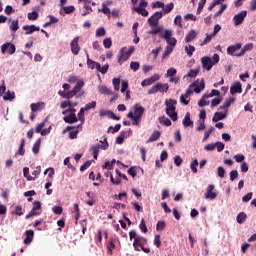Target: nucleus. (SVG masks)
I'll list each match as a JSON object with an SVG mask.
<instances>
[{
  "instance_id": "obj_1",
  "label": "nucleus",
  "mask_w": 256,
  "mask_h": 256,
  "mask_svg": "<svg viewBox=\"0 0 256 256\" xmlns=\"http://www.w3.org/2000/svg\"><path fill=\"white\" fill-rule=\"evenodd\" d=\"M173 31L165 30L163 34H160L161 39H165L168 44V47H175L177 45V39L173 38Z\"/></svg>"
},
{
  "instance_id": "obj_2",
  "label": "nucleus",
  "mask_w": 256,
  "mask_h": 256,
  "mask_svg": "<svg viewBox=\"0 0 256 256\" xmlns=\"http://www.w3.org/2000/svg\"><path fill=\"white\" fill-rule=\"evenodd\" d=\"M163 18V11L155 12L150 18H148V25L150 27H158L159 19Z\"/></svg>"
},
{
  "instance_id": "obj_3",
  "label": "nucleus",
  "mask_w": 256,
  "mask_h": 256,
  "mask_svg": "<svg viewBox=\"0 0 256 256\" xmlns=\"http://www.w3.org/2000/svg\"><path fill=\"white\" fill-rule=\"evenodd\" d=\"M15 51H16V47L11 42L4 43L1 46V53H2V55H5V53H8V55H14Z\"/></svg>"
},
{
  "instance_id": "obj_4",
  "label": "nucleus",
  "mask_w": 256,
  "mask_h": 256,
  "mask_svg": "<svg viewBox=\"0 0 256 256\" xmlns=\"http://www.w3.org/2000/svg\"><path fill=\"white\" fill-rule=\"evenodd\" d=\"M245 17H247L246 10H242L240 13L234 15V17H233L234 25L236 27H239V25H241L245 21Z\"/></svg>"
},
{
  "instance_id": "obj_5",
  "label": "nucleus",
  "mask_w": 256,
  "mask_h": 256,
  "mask_svg": "<svg viewBox=\"0 0 256 256\" xmlns=\"http://www.w3.org/2000/svg\"><path fill=\"white\" fill-rule=\"evenodd\" d=\"M190 89H193L194 93H201L205 89V79L197 80L196 82L190 85Z\"/></svg>"
},
{
  "instance_id": "obj_6",
  "label": "nucleus",
  "mask_w": 256,
  "mask_h": 256,
  "mask_svg": "<svg viewBox=\"0 0 256 256\" xmlns=\"http://www.w3.org/2000/svg\"><path fill=\"white\" fill-rule=\"evenodd\" d=\"M214 189H215V185L213 184L208 185V187L206 188V193L204 194V198L210 199L211 201H213L214 199H217V193L213 191Z\"/></svg>"
},
{
  "instance_id": "obj_7",
  "label": "nucleus",
  "mask_w": 256,
  "mask_h": 256,
  "mask_svg": "<svg viewBox=\"0 0 256 256\" xmlns=\"http://www.w3.org/2000/svg\"><path fill=\"white\" fill-rule=\"evenodd\" d=\"M145 243H147V240L143 236H137L134 239L133 247L136 251H141V248Z\"/></svg>"
},
{
  "instance_id": "obj_8",
  "label": "nucleus",
  "mask_w": 256,
  "mask_h": 256,
  "mask_svg": "<svg viewBox=\"0 0 256 256\" xmlns=\"http://www.w3.org/2000/svg\"><path fill=\"white\" fill-rule=\"evenodd\" d=\"M201 63H202L203 69H205L206 71H211V69H213V60L211 59V57L209 56L202 57Z\"/></svg>"
},
{
  "instance_id": "obj_9",
  "label": "nucleus",
  "mask_w": 256,
  "mask_h": 256,
  "mask_svg": "<svg viewBox=\"0 0 256 256\" xmlns=\"http://www.w3.org/2000/svg\"><path fill=\"white\" fill-rule=\"evenodd\" d=\"M70 47H71V52L74 55H79V52L81 51V47H79V37H75L71 43H70Z\"/></svg>"
},
{
  "instance_id": "obj_10",
  "label": "nucleus",
  "mask_w": 256,
  "mask_h": 256,
  "mask_svg": "<svg viewBox=\"0 0 256 256\" xmlns=\"http://www.w3.org/2000/svg\"><path fill=\"white\" fill-rule=\"evenodd\" d=\"M241 47H242L241 43H237L235 45H230L227 48L228 55H231L232 57H237V55H239V53H237V51H239V49H241Z\"/></svg>"
},
{
  "instance_id": "obj_11",
  "label": "nucleus",
  "mask_w": 256,
  "mask_h": 256,
  "mask_svg": "<svg viewBox=\"0 0 256 256\" xmlns=\"http://www.w3.org/2000/svg\"><path fill=\"white\" fill-rule=\"evenodd\" d=\"M100 117H109V119H113L114 121H119L121 117L115 115V113L109 111V110H100L99 111Z\"/></svg>"
},
{
  "instance_id": "obj_12",
  "label": "nucleus",
  "mask_w": 256,
  "mask_h": 256,
  "mask_svg": "<svg viewBox=\"0 0 256 256\" xmlns=\"http://www.w3.org/2000/svg\"><path fill=\"white\" fill-rule=\"evenodd\" d=\"M133 110H134V117H138L141 119V117H143L144 113H145V108L143 106H141V104L136 103L133 106Z\"/></svg>"
},
{
  "instance_id": "obj_13",
  "label": "nucleus",
  "mask_w": 256,
  "mask_h": 256,
  "mask_svg": "<svg viewBox=\"0 0 256 256\" xmlns=\"http://www.w3.org/2000/svg\"><path fill=\"white\" fill-rule=\"evenodd\" d=\"M33 237H35V232L33 230H26L24 245H31V243L33 242Z\"/></svg>"
},
{
  "instance_id": "obj_14",
  "label": "nucleus",
  "mask_w": 256,
  "mask_h": 256,
  "mask_svg": "<svg viewBox=\"0 0 256 256\" xmlns=\"http://www.w3.org/2000/svg\"><path fill=\"white\" fill-rule=\"evenodd\" d=\"M231 95H237V93H243L241 82H236L230 87Z\"/></svg>"
},
{
  "instance_id": "obj_15",
  "label": "nucleus",
  "mask_w": 256,
  "mask_h": 256,
  "mask_svg": "<svg viewBox=\"0 0 256 256\" xmlns=\"http://www.w3.org/2000/svg\"><path fill=\"white\" fill-rule=\"evenodd\" d=\"M128 59L129 56L125 53V47H123L118 54L119 65H123V63H125V61H128Z\"/></svg>"
},
{
  "instance_id": "obj_16",
  "label": "nucleus",
  "mask_w": 256,
  "mask_h": 256,
  "mask_svg": "<svg viewBox=\"0 0 256 256\" xmlns=\"http://www.w3.org/2000/svg\"><path fill=\"white\" fill-rule=\"evenodd\" d=\"M127 118L128 119H132V125H135L136 127H139L140 123H141V118L134 116L133 111H130L127 114Z\"/></svg>"
},
{
  "instance_id": "obj_17",
  "label": "nucleus",
  "mask_w": 256,
  "mask_h": 256,
  "mask_svg": "<svg viewBox=\"0 0 256 256\" xmlns=\"http://www.w3.org/2000/svg\"><path fill=\"white\" fill-rule=\"evenodd\" d=\"M247 51H253V43H248L243 46L239 54H236L237 57H243Z\"/></svg>"
},
{
  "instance_id": "obj_18",
  "label": "nucleus",
  "mask_w": 256,
  "mask_h": 256,
  "mask_svg": "<svg viewBox=\"0 0 256 256\" xmlns=\"http://www.w3.org/2000/svg\"><path fill=\"white\" fill-rule=\"evenodd\" d=\"M23 30L26 31L25 35H31V33H35V31H39L40 28L35 25H26L23 26Z\"/></svg>"
},
{
  "instance_id": "obj_19",
  "label": "nucleus",
  "mask_w": 256,
  "mask_h": 256,
  "mask_svg": "<svg viewBox=\"0 0 256 256\" xmlns=\"http://www.w3.org/2000/svg\"><path fill=\"white\" fill-rule=\"evenodd\" d=\"M89 3H91V1H87L84 4V10L81 13L82 17H87V15L93 13V8H91V5H89Z\"/></svg>"
},
{
  "instance_id": "obj_20",
  "label": "nucleus",
  "mask_w": 256,
  "mask_h": 256,
  "mask_svg": "<svg viewBox=\"0 0 256 256\" xmlns=\"http://www.w3.org/2000/svg\"><path fill=\"white\" fill-rule=\"evenodd\" d=\"M182 124L184 127H193V121L191 120V114L189 112L185 114Z\"/></svg>"
},
{
  "instance_id": "obj_21",
  "label": "nucleus",
  "mask_w": 256,
  "mask_h": 256,
  "mask_svg": "<svg viewBox=\"0 0 256 256\" xmlns=\"http://www.w3.org/2000/svg\"><path fill=\"white\" fill-rule=\"evenodd\" d=\"M227 117V113L215 112L212 121L213 123H218V121H223Z\"/></svg>"
},
{
  "instance_id": "obj_22",
  "label": "nucleus",
  "mask_w": 256,
  "mask_h": 256,
  "mask_svg": "<svg viewBox=\"0 0 256 256\" xmlns=\"http://www.w3.org/2000/svg\"><path fill=\"white\" fill-rule=\"evenodd\" d=\"M161 137V132L155 130L151 136L147 139L146 143H153L155 141H158V139Z\"/></svg>"
},
{
  "instance_id": "obj_23",
  "label": "nucleus",
  "mask_w": 256,
  "mask_h": 256,
  "mask_svg": "<svg viewBox=\"0 0 256 256\" xmlns=\"http://www.w3.org/2000/svg\"><path fill=\"white\" fill-rule=\"evenodd\" d=\"M65 123H77L79 121V119L77 118V115H75V113H71L68 116H65L64 118Z\"/></svg>"
},
{
  "instance_id": "obj_24",
  "label": "nucleus",
  "mask_w": 256,
  "mask_h": 256,
  "mask_svg": "<svg viewBox=\"0 0 256 256\" xmlns=\"http://www.w3.org/2000/svg\"><path fill=\"white\" fill-rule=\"evenodd\" d=\"M165 105H166V110H175L176 109V105H177V100H166L165 101Z\"/></svg>"
},
{
  "instance_id": "obj_25",
  "label": "nucleus",
  "mask_w": 256,
  "mask_h": 256,
  "mask_svg": "<svg viewBox=\"0 0 256 256\" xmlns=\"http://www.w3.org/2000/svg\"><path fill=\"white\" fill-rule=\"evenodd\" d=\"M195 37H197V32H195V30H190L185 37L186 43H191Z\"/></svg>"
},
{
  "instance_id": "obj_26",
  "label": "nucleus",
  "mask_w": 256,
  "mask_h": 256,
  "mask_svg": "<svg viewBox=\"0 0 256 256\" xmlns=\"http://www.w3.org/2000/svg\"><path fill=\"white\" fill-rule=\"evenodd\" d=\"M98 91L101 95H113V91H111L107 86H99Z\"/></svg>"
},
{
  "instance_id": "obj_27",
  "label": "nucleus",
  "mask_w": 256,
  "mask_h": 256,
  "mask_svg": "<svg viewBox=\"0 0 256 256\" xmlns=\"http://www.w3.org/2000/svg\"><path fill=\"white\" fill-rule=\"evenodd\" d=\"M63 11H60V15H71L75 11V6H64Z\"/></svg>"
},
{
  "instance_id": "obj_28",
  "label": "nucleus",
  "mask_w": 256,
  "mask_h": 256,
  "mask_svg": "<svg viewBox=\"0 0 256 256\" xmlns=\"http://www.w3.org/2000/svg\"><path fill=\"white\" fill-rule=\"evenodd\" d=\"M158 86V93H167L169 91V84L156 83Z\"/></svg>"
},
{
  "instance_id": "obj_29",
  "label": "nucleus",
  "mask_w": 256,
  "mask_h": 256,
  "mask_svg": "<svg viewBox=\"0 0 256 256\" xmlns=\"http://www.w3.org/2000/svg\"><path fill=\"white\" fill-rule=\"evenodd\" d=\"M236 221L239 225L245 223V221H247V214H245V212H240L236 217Z\"/></svg>"
},
{
  "instance_id": "obj_30",
  "label": "nucleus",
  "mask_w": 256,
  "mask_h": 256,
  "mask_svg": "<svg viewBox=\"0 0 256 256\" xmlns=\"http://www.w3.org/2000/svg\"><path fill=\"white\" fill-rule=\"evenodd\" d=\"M87 65H88L89 69H100L99 62H95V61L91 60L90 58H88V60H87Z\"/></svg>"
},
{
  "instance_id": "obj_31",
  "label": "nucleus",
  "mask_w": 256,
  "mask_h": 256,
  "mask_svg": "<svg viewBox=\"0 0 256 256\" xmlns=\"http://www.w3.org/2000/svg\"><path fill=\"white\" fill-rule=\"evenodd\" d=\"M16 155H25V139H22Z\"/></svg>"
},
{
  "instance_id": "obj_32",
  "label": "nucleus",
  "mask_w": 256,
  "mask_h": 256,
  "mask_svg": "<svg viewBox=\"0 0 256 256\" xmlns=\"http://www.w3.org/2000/svg\"><path fill=\"white\" fill-rule=\"evenodd\" d=\"M159 122L166 127H171V120L165 116L159 117Z\"/></svg>"
},
{
  "instance_id": "obj_33",
  "label": "nucleus",
  "mask_w": 256,
  "mask_h": 256,
  "mask_svg": "<svg viewBox=\"0 0 256 256\" xmlns=\"http://www.w3.org/2000/svg\"><path fill=\"white\" fill-rule=\"evenodd\" d=\"M173 53V46H166L164 53L162 55V59H167Z\"/></svg>"
},
{
  "instance_id": "obj_34",
  "label": "nucleus",
  "mask_w": 256,
  "mask_h": 256,
  "mask_svg": "<svg viewBox=\"0 0 256 256\" xmlns=\"http://www.w3.org/2000/svg\"><path fill=\"white\" fill-rule=\"evenodd\" d=\"M86 195L90 199L86 201V203L89 205V207H93V205H95V196H93V193L91 192H86Z\"/></svg>"
},
{
  "instance_id": "obj_35",
  "label": "nucleus",
  "mask_w": 256,
  "mask_h": 256,
  "mask_svg": "<svg viewBox=\"0 0 256 256\" xmlns=\"http://www.w3.org/2000/svg\"><path fill=\"white\" fill-rule=\"evenodd\" d=\"M134 9L136 13H138L139 15H142V17H147L149 15V11H147V9L145 8L136 7Z\"/></svg>"
},
{
  "instance_id": "obj_36",
  "label": "nucleus",
  "mask_w": 256,
  "mask_h": 256,
  "mask_svg": "<svg viewBox=\"0 0 256 256\" xmlns=\"http://www.w3.org/2000/svg\"><path fill=\"white\" fill-rule=\"evenodd\" d=\"M4 101H13L15 99V92L7 91L6 95L3 96Z\"/></svg>"
},
{
  "instance_id": "obj_37",
  "label": "nucleus",
  "mask_w": 256,
  "mask_h": 256,
  "mask_svg": "<svg viewBox=\"0 0 256 256\" xmlns=\"http://www.w3.org/2000/svg\"><path fill=\"white\" fill-rule=\"evenodd\" d=\"M41 105H43V103L41 102L32 103L30 106L32 113H37V111H41Z\"/></svg>"
},
{
  "instance_id": "obj_38",
  "label": "nucleus",
  "mask_w": 256,
  "mask_h": 256,
  "mask_svg": "<svg viewBox=\"0 0 256 256\" xmlns=\"http://www.w3.org/2000/svg\"><path fill=\"white\" fill-rule=\"evenodd\" d=\"M175 4L173 2H170L169 4L165 5L163 7V11L165 13V15H167L168 13H171L172 9H174Z\"/></svg>"
},
{
  "instance_id": "obj_39",
  "label": "nucleus",
  "mask_w": 256,
  "mask_h": 256,
  "mask_svg": "<svg viewBox=\"0 0 256 256\" xmlns=\"http://www.w3.org/2000/svg\"><path fill=\"white\" fill-rule=\"evenodd\" d=\"M166 115H168V117L173 121H177L178 119L177 112L175 110H166Z\"/></svg>"
},
{
  "instance_id": "obj_40",
  "label": "nucleus",
  "mask_w": 256,
  "mask_h": 256,
  "mask_svg": "<svg viewBox=\"0 0 256 256\" xmlns=\"http://www.w3.org/2000/svg\"><path fill=\"white\" fill-rule=\"evenodd\" d=\"M219 95H221V92H219V90L213 89L209 94H204V97H206V99H209L211 97H219Z\"/></svg>"
},
{
  "instance_id": "obj_41",
  "label": "nucleus",
  "mask_w": 256,
  "mask_h": 256,
  "mask_svg": "<svg viewBox=\"0 0 256 256\" xmlns=\"http://www.w3.org/2000/svg\"><path fill=\"white\" fill-rule=\"evenodd\" d=\"M41 147V139H38L35 144L33 145L32 151L34 155H37L39 153V148Z\"/></svg>"
},
{
  "instance_id": "obj_42",
  "label": "nucleus",
  "mask_w": 256,
  "mask_h": 256,
  "mask_svg": "<svg viewBox=\"0 0 256 256\" xmlns=\"http://www.w3.org/2000/svg\"><path fill=\"white\" fill-rule=\"evenodd\" d=\"M85 86V82L83 81H78L75 85V87L73 88V91H75V93H79V91H81V89H83V87Z\"/></svg>"
},
{
  "instance_id": "obj_43",
  "label": "nucleus",
  "mask_w": 256,
  "mask_h": 256,
  "mask_svg": "<svg viewBox=\"0 0 256 256\" xmlns=\"http://www.w3.org/2000/svg\"><path fill=\"white\" fill-rule=\"evenodd\" d=\"M28 19L29 21H37V19H39V13H37V11L28 13Z\"/></svg>"
},
{
  "instance_id": "obj_44",
  "label": "nucleus",
  "mask_w": 256,
  "mask_h": 256,
  "mask_svg": "<svg viewBox=\"0 0 256 256\" xmlns=\"http://www.w3.org/2000/svg\"><path fill=\"white\" fill-rule=\"evenodd\" d=\"M12 215H17L18 217H21V215H23V207L16 206L15 209L12 211Z\"/></svg>"
},
{
  "instance_id": "obj_45",
  "label": "nucleus",
  "mask_w": 256,
  "mask_h": 256,
  "mask_svg": "<svg viewBox=\"0 0 256 256\" xmlns=\"http://www.w3.org/2000/svg\"><path fill=\"white\" fill-rule=\"evenodd\" d=\"M23 173H24V177H26L27 181H35V178H33V176L29 175L28 167H24Z\"/></svg>"
},
{
  "instance_id": "obj_46",
  "label": "nucleus",
  "mask_w": 256,
  "mask_h": 256,
  "mask_svg": "<svg viewBox=\"0 0 256 256\" xmlns=\"http://www.w3.org/2000/svg\"><path fill=\"white\" fill-rule=\"evenodd\" d=\"M199 166V161L197 159L193 160L190 164V169L192 173H197V167Z\"/></svg>"
},
{
  "instance_id": "obj_47",
  "label": "nucleus",
  "mask_w": 256,
  "mask_h": 256,
  "mask_svg": "<svg viewBox=\"0 0 256 256\" xmlns=\"http://www.w3.org/2000/svg\"><path fill=\"white\" fill-rule=\"evenodd\" d=\"M10 29L15 33L19 29V20H13L11 22Z\"/></svg>"
},
{
  "instance_id": "obj_48",
  "label": "nucleus",
  "mask_w": 256,
  "mask_h": 256,
  "mask_svg": "<svg viewBox=\"0 0 256 256\" xmlns=\"http://www.w3.org/2000/svg\"><path fill=\"white\" fill-rule=\"evenodd\" d=\"M185 51H186L188 57H192L193 53H195V46H191V45L186 46Z\"/></svg>"
},
{
  "instance_id": "obj_49",
  "label": "nucleus",
  "mask_w": 256,
  "mask_h": 256,
  "mask_svg": "<svg viewBox=\"0 0 256 256\" xmlns=\"http://www.w3.org/2000/svg\"><path fill=\"white\" fill-rule=\"evenodd\" d=\"M95 107H97V102L92 101L90 103H87L83 109L86 111H90V109H95Z\"/></svg>"
},
{
  "instance_id": "obj_50",
  "label": "nucleus",
  "mask_w": 256,
  "mask_h": 256,
  "mask_svg": "<svg viewBox=\"0 0 256 256\" xmlns=\"http://www.w3.org/2000/svg\"><path fill=\"white\" fill-rule=\"evenodd\" d=\"M215 131L214 127H210L208 130L204 132L203 142L207 141L209 139V135H211L212 132Z\"/></svg>"
},
{
  "instance_id": "obj_51",
  "label": "nucleus",
  "mask_w": 256,
  "mask_h": 256,
  "mask_svg": "<svg viewBox=\"0 0 256 256\" xmlns=\"http://www.w3.org/2000/svg\"><path fill=\"white\" fill-rule=\"evenodd\" d=\"M115 165V160H113L112 162H105V164L102 166V169H108L109 171H111L113 169V166Z\"/></svg>"
},
{
  "instance_id": "obj_52",
  "label": "nucleus",
  "mask_w": 256,
  "mask_h": 256,
  "mask_svg": "<svg viewBox=\"0 0 256 256\" xmlns=\"http://www.w3.org/2000/svg\"><path fill=\"white\" fill-rule=\"evenodd\" d=\"M97 71H99V73H101L102 75H105L107 73V71H109V64H105L102 67L100 64V68H97Z\"/></svg>"
},
{
  "instance_id": "obj_53",
  "label": "nucleus",
  "mask_w": 256,
  "mask_h": 256,
  "mask_svg": "<svg viewBox=\"0 0 256 256\" xmlns=\"http://www.w3.org/2000/svg\"><path fill=\"white\" fill-rule=\"evenodd\" d=\"M113 85H114V89L115 91H119L120 89V85H121V79L119 78H114L112 81Z\"/></svg>"
},
{
  "instance_id": "obj_54",
  "label": "nucleus",
  "mask_w": 256,
  "mask_h": 256,
  "mask_svg": "<svg viewBox=\"0 0 256 256\" xmlns=\"http://www.w3.org/2000/svg\"><path fill=\"white\" fill-rule=\"evenodd\" d=\"M103 45L105 49H111V46L113 45V42L111 41V38H106L103 40Z\"/></svg>"
},
{
  "instance_id": "obj_55",
  "label": "nucleus",
  "mask_w": 256,
  "mask_h": 256,
  "mask_svg": "<svg viewBox=\"0 0 256 256\" xmlns=\"http://www.w3.org/2000/svg\"><path fill=\"white\" fill-rule=\"evenodd\" d=\"M196 75H199V69H191L185 77L193 78Z\"/></svg>"
},
{
  "instance_id": "obj_56",
  "label": "nucleus",
  "mask_w": 256,
  "mask_h": 256,
  "mask_svg": "<svg viewBox=\"0 0 256 256\" xmlns=\"http://www.w3.org/2000/svg\"><path fill=\"white\" fill-rule=\"evenodd\" d=\"M177 75V69L169 68L166 73V77H175Z\"/></svg>"
},
{
  "instance_id": "obj_57",
  "label": "nucleus",
  "mask_w": 256,
  "mask_h": 256,
  "mask_svg": "<svg viewBox=\"0 0 256 256\" xmlns=\"http://www.w3.org/2000/svg\"><path fill=\"white\" fill-rule=\"evenodd\" d=\"M139 229L142 231V233H147V224H145V219H142L139 224Z\"/></svg>"
},
{
  "instance_id": "obj_58",
  "label": "nucleus",
  "mask_w": 256,
  "mask_h": 256,
  "mask_svg": "<svg viewBox=\"0 0 256 256\" xmlns=\"http://www.w3.org/2000/svg\"><path fill=\"white\" fill-rule=\"evenodd\" d=\"M139 67H141V64H139V62H131L130 63V69H132V71H134V72L139 71Z\"/></svg>"
},
{
  "instance_id": "obj_59",
  "label": "nucleus",
  "mask_w": 256,
  "mask_h": 256,
  "mask_svg": "<svg viewBox=\"0 0 256 256\" xmlns=\"http://www.w3.org/2000/svg\"><path fill=\"white\" fill-rule=\"evenodd\" d=\"M113 249H115V243H113V240H109L107 243V251L108 253H113Z\"/></svg>"
},
{
  "instance_id": "obj_60",
  "label": "nucleus",
  "mask_w": 256,
  "mask_h": 256,
  "mask_svg": "<svg viewBox=\"0 0 256 256\" xmlns=\"http://www.w3.org/2000/svg\"><path fill=\"white\" fill-rule=\"evenodd\" d=\"M165 227H166L165 221H158L157 225H156V230L163 231V229H165Z\"/></svg>"
},
{
  "instance_id": "obj_61",
  "label": "nucleus",
  "mask_w": 256,
  "mask_h": 256,
  "mask_svg": "<svg viewBox=\"0 0 256 256\" xmlns=\"http://www.w3.org/2000/svg\"><path fill=\"white\" fill-rule=\"evenodd\" d=\"M217 173L218 177H220V179H223V177H225V168H223V166H219L217 169Z\"/></svg>"
},
{
  "instance_id": "obj_62",
  "label": "nucleus",
  "mask_w": 256,
  "mask_h": 256,
  "mask_svg": "<svg viewBox=\"0 0 256 256\" xmlns=\"http://www.w3.org/2000/svg\"><path fill=\"white\" fill-rule=\"evenodd\" d=\"M237 177H239V172H237V170H232L230 172V181H235Z\"/></svg>"
},
{
  "instance_id": "obj_63",
  "label": "nucleus",
  "mask_w": 256,
  "mask_h": 256,
  "mask_svg": "<svg viewBox=\"0 0 256 256\" xmlns=\"http://www.w3.org/2000/svg\"><path fill=\"white\" fill-rule=\"evenodd\" d=\"M221 101H223V98H214L211 101V107H217V105H219L221 103Z\"/></svg>"
},
{
  "instance_id": "obj_64",
  "label": "nucleus",
  "mask_w": 256,
  "mask_h": 256,
  "mask_svg": "<svg viewBox=\"0 0 256 256\" xmlns=\"http://www.w3.org/2000/svg\"><path fill=\"white\" fill-rule=\"evenodd\" d=\"M96 37H105V28H98L96 30Z\"/></svg>"
}]
</instances>
